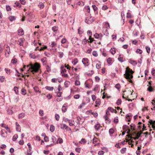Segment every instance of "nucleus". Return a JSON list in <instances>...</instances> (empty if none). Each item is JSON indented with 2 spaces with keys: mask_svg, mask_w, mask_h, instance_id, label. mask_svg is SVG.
<instances>
[{
  "mask_svg": "<svg viewBox=\"0 0 155 155\" xmlns=\"http://www.w3.org/2000/svg\"><path fill=\"white\" fill-rule=\"evenodd\" d=\"M29 65L30 68L28 71H29L30 70H31L30 71L33 73V74L34 73V72H38L40 67V64L37 63H36L34 65H33L31 63H30Z\"/></svg>",
  "mask_w": 155,
  "mask_h": 155,
  "instance_id": "obj_1",
  "label": "nucleus"
},
{
  "mask_svg": "<svg viewBox=\"0 0 155 155\" xmlns=\"http://www.w3.org/2000/svg\"><path fill=\"white\" fill-rule=\"evenodd\" d=\"M82 62L85 67H87L89 64V60L87 58H83L82 59Z\"/></svg>",
  "mask_w": 155,
  "mask_h": 155,
  "instance_id": "obj_2",
  "label": "nucleus"
},
{
  "mask_svg": "<svg viewBox=\"0 0 155 155\" xmlns=\"http://www.w3.org/2000/svg\"><path fill=\"white\" fill-rule=\"evenodd\" d=\"M93 18L92 17H89L86 18L85 22L87 24H91L93 21Z\"/></svg>",
  "mask_w": 155,
  "mask_h": 155,
  "instance_id": "obj_3",
  "label": "nucleus"
},
{
  "mask_svg": "<svg viewBox=\"0 0 155 155\" xmlns=\"http://www.w3.org/2000/svg\"><path fill=\"white\" fill-rule=\"evenodd\" d=\"M84 121V119L82 117H77V123L78 124H82Z\"/></svg>",
  "mask_w": 155,
  "mask_h": 155,
  "instance_id": "obj_4",
  "label": "nucleus"
},
{
  "mask_svg": "<svg viewBox=\"0 0 155 155\" xmlns=\"http://www.w3.org/2000/svg\"><path fill=\"white\" fill-rule=\"evenodd\" d=\"M134 72L132 70V69H129L128 67H127L125 70V73L126 74H133Z\"/></svg>",
  "mask_w": 155,
  "mask_h": 155,
  "instance_id": "obj_5",
  "label": "nucleus"
},
{
  "mask_svg": "<svg viewBox=\"0 0 155 155\" xmlns=\"http://www.w3.org/2000/svg\"><path fill=\"white\" fill-rule=\"evenodd\" d=\"M124 75L125 78L127 80L130 79H131L133 78V76L132 74H126V73L124 74Z\"/></svg>",
  "mask_w": 155,
  "mask_h": 155,
  "instance_id": "obj_6",
  "label": "nucleus"
},
{
  "mask_svg": "<svg viewBox=\"0 0 155 155\" xmlns=\"http://www.w3.org/2000/svg\"><path fill=\"white\" fill-rule=\"evenodd\" d=\"M68 21H69V23L70 24H73L74 23V17H71V16L68 17Z\"/></svg>",
  "mask_w": 155,
  "mask_h": 155,
  "instance_id": "obj_7",
  "label": "nucleus"
},
{
  "mask_svg": "<svg viewBox=\"0 0 155 155\" xmlns=\"http://www.w3.org/2000/svg\"><path fill=\"white\" fill-rule=\"evenodd\" d=\"M71 41L72 42V43L75 44L77 42V41H79V42H81V40L80 39H78V38L76 37L73 38H72Z\"/></svg>",
  "mask_w": 155,
  "mask_h": 155,
  "instance_id": "obj_8",
  "label": "nucleus"
},
{
  "mask_svg": "<svg viewBox=\"0 0 155 155\" xmlns=\"http://www.w3.org/2000/svg\"><path fill=\"white\" fill-rule=\"evenodd\" d=\"M143 133L142 132L137 133L136 135V137H134L133 139L135 140L138 139L139 137H141V135Z\"/></svg>",
  "mask_w": 155,
  "mask_h": 155,
  "instance_id": "obj_9",
  "label": "nucleus"
},
{
  "mask_svg": "<svg viewBox=\"0 0 155 155\" xmlns=\"http://www.w3.org/2000/svg\"><path fill=\"white\" fill-rule=\"evenodd\" d=\"M103 32L104 35L106 36H108L109 33L107 29L106 28H103Z\"/></svg>",
  "mask_w": 155,
  "mask_h": 155,
  "instance_id": "obj_10",
  "label": "nucleus"
},
{
  "mask_svg": "<svg viewBox=\"0 0 155 155\" xmlns=\"http://www.w3.org/2000/svg\"><path fill=\"white\" fill-rule=\"evenodd\" d=\"M15 124L16 126V131L18 132L21 131V128L20 126L19 125L18 123L17 122H16Z\"/></svg>",
  "mask_w": 155,
  "mask_h": 155,
  "instance_id": "obj_11",
  "label": "nucleus"
},
{
  "mask_svg": "<svg viewBox=\"0 0 155 155\" xmlns=\"http://www.w3.org/2000/svg\"><path fill=\"white\" fill-rule=\"evenodd\" d=\"M118 59V61L121 62H123L124 61V60L123 58V55H121V54L119 56Z\"/></svg>",
  "mask_w": 155,
  "mask_h": 155,
  "instance_id": "obj_12",
  "label": "nucleus"
},
{
  "mask_svg": "<svg viewBox=\"0 0 155 155\" xmlns=\"http://www.w3.org/2000/svg\"><path fill=\"white\" fill-rule=\"evenodd\" d=\"M67 105H66V104H64L63 105V106L62 107V111L64 112H65L66 111V110L67 109Z\"/></svg>",
  "mask_w": 155,
  "mask_h": 155,
  "instance_id": "obj_13",
  "label": "nucleus"
},
{
  "mask_svg": "<svg viewBox=\"0 0 155 155\" xmlns=\"http://www.w3.org/2000/svg\"><path fill=\"white\" fill-rule=\"evenodd\" d=\"M100 124H97L94 125V128L96 131H98L100 129Z\"/></svg>",
  "mask_w": 155,
  "mask_h": 155,
  "instance_id": "obj_14",
  "label": "nucleus"
},
{
  "mask_svg": "<svg viewBox=\"0 0 155 155\" xmlns=\"http://www.w3.org/2000/svg\"><path fill=\"white\" fill-rule=\"evenodd\" d=\"M18 35H24V31L22 29H19L18 31Z\"/></svg>",
  "mask_w": 155,
  "mask_h": 155,
  "instance_id": "obj_15",
  "label": "nucleus"
},
{
  "mask_svg": "<svg viewBox=\"0 0 155 155\" xmlns=\"http://www.w3.org/2000/svg\"><path fill=\"white\" fill-rule=\"evenodd\" d=\"M149 123L151 124L152 125L153 128L155 127V126L154 125V124H155V120L153 121L152 120L150 119Z\"/></svg>",
  "mask_w": 155,
  "mask_h": 155,
  "instance_id": "obj_16",
  "label": "nucleus"
},
{
  "mask_svg": "<svg viewBox=\"0 0 155 155\" xmlns=\"http://www.w3.org/2000/svg\"><path fill=\"white\" fill-rule=\"evenodd\" d=\"M68 126L64 124H61V128L63 129H66Z\"/></svg>",
  "mask_w": 155,
  "mask_h": 155,
  "instance_id": "obj_17",
  "label": "nucleus"
},
{
  "mask_svg": "<svg viewBox=\"0 0 155 155\" xmlns=\"http://www.w3.org/2000/svg\"><path fill=\"white\" fill-rule=\"evenodd\" d=\"M58 26H55L52 27V30L54 32L57 31L58 30Z\"/></svg>",
  "mask_w": 155,
  "mask_h": 155,
  "instance_id": "obj_18",
  "label": "nucleus"
},
{
  "mask_svg": "<svg viewBox=\"0 0 155 155\" xmlns=\"http://www.w3.org/2000/svg\"><path fill=\"white\" fill-rule=\"evenodd\" d=\"M51 139L53 143H58V142L57 141V139L54 136H52L51 137Z\"/></svg>",
  "mask_w": 155,
  "mask_h": 155,
  "instance_id": "obj_19",
  "label": "nucleus"
},
{
  "mask_svg": "<svg viewBox=\"0 0 155 155\" xmlns=\"http://www.w3.org/2000/svg\"><path fill=\"white\" fill-rule=\"evenodd\" d=\"M129 62L130 64L134 65H136L137 64V62L136 61L131 60H130Z\"/></svg>",
  "mask_w": 155,
  "mask_h": 155,
  "instance_id": "obj_20",
  "label": "nucleus"
},
{
  "mask_svg": "<svg viewBox=\"0 0 155 155\" xmlns=\"http://www.w3.org/2000/svg\"><path fill=\"white\" fill-rule=\"evenodd\" d=\"M78 60L76 58L73 60L72 61V63L74 65H76L78 62Z\"/></svg>",
  "mask_w": 155,
  "mask_h": 155,
  "instance_id": "obj_21",
  "label": "nucleus"
},
{
  "mask_svg": "<svg viewBox=\"0 0 155 155\" xmlns=\"http://www.w3.org/2000/svg\"><path fill=\"white\" fill-rule=\"evenodd\" d=\"M68 123L69 124V125L70 126H72L74 124V120H68Z\"/></svg>",
  "mask_w": 155,
  "mask_h": 155,
  "instance_id": "obj_22",
  "label": "nucleus"
},
{
  "mask_svg": "<svg viewBox=\"0 0 155 155\" xmlns=\"http://www.w3.org/2000/svg\"><path fill=\"white\" fill-rule=\"evenodd\" d=\"M25 116V114L24 113H22L18 115V118L19 119H21L23 117Z\"/></svg>",
  "mask_w": 155,
  "mask_h": 155,
  "instance_id": "obj_23",
  "label": "nucleus"
},
{
  "mask_svg": "<svg viewBox=\"0 0 155 155\" xmlns=\"http://www.w3.org/2000/svg\"><path fill=\"white\" fill-rule=\"evenodd\" d=\"M9 19L10 21H12L15 19V16H11L9 17Z\"/></svg>",
  "mask_w": 155,
  "mask_h": 155,
  "instance_id": "obj_24",
  "label": "nucleus"
},
{
  "mask_svg": "<svg viewBox=\"0 0 155 155\" xmlns=\"http://www.w3.org/2000/svg\"><path fill=\"white\" fill-rule=\"evenodd\" d=\"M105 27H104L103 28H106L107 29L110 28V25L108 22H105Z\"/></svg>",
  "mask_w": 155,
  "mask_h": 155,
  "instance_id": "obj_25",
  "label": "nucleus"
},
{
  "mask_svg": "<svg viewBox=\"0 0 155 155\" xmlns=\"http://www.w3.org/2000/svg\"><path fill=\"white\" fill-rule=\"evenodd\" d=\"M101 103V100L99 99H97L95 101V104L97 105H100Z\"/></svg>",
  "mask_w": 155,
  "mask_h": 155,
  "instance_id": "obj_26",
  "label": "nucleus"
},
{
  "mask_svg": "<svg viewBox=\"0 0 155 155\" xmlns=\"http://www.w3.org/2000/svg\"><path fill=\"white\" fill-rule=\"evenodd\" d=\"M130 126L132 130L133 131H135V130L136 125L135 124H132L130 125Z\"/></svg>",
  "mask_w": 155,
  "mask_h": 155,
  "instance_id": "obj_27",
  "label": "nucleus"
},
{
  "mask_svg": "<svg viewBox=\"0 0 155 155\" xmlns=\"http://www.w3.org/2000/svg\"><path fill=\"white\" fill-rule=\"evenodd\" d=\"M45 88L46 90H47L50 91H52L54 89V88L53 87H51L50 86H46L45 87Z\"/></svg>",
  "mask_w": 155,
  "mask_h": 155,
  "instance_id": "obj_28",
  "label": "nucleus"
},
{
  "mask_svg": "<svg viewBox=\"0 0 155 155\" xmlns=\"http://www.w3.org/2000/svg\"><path fill=\"white\" fill-rule=\"evenodd\" d=\"M78 5L81 6H83L84 5V4L83 2L81 1H80L77 2Z\"/></svg>",
  "mask_w": 155,
  "mask_h": 155,
  "instance_id": "obj_29",
  "label": "nucleus"
},
{
  "mask_svg": "<svg viewBox=\"0 0 155 155\" xmlns=\"http://www.w3.org/2000/svg\"><path fill=\"white\" fill-rule=\"evenodd\" d=\"M8 114L9 115H11L13 113L12 110L10 109H8L7 110Z\"/></svg>",
  "mask_w": 155,
  "mask_h": 155,
  "instance_id": "obj_30",
  "label": "nucleus"
},
{
  "mask_svg": "<svg viewBox=\"0 0 155 155\" xmlns=\"http://www.w3.org/2000/svg\"><path fill=\"white\" fill-rule=\"evenodd\" d=\"M78 33L79 35H81L83 32V29H81V27H79L78 29Z\"/></svg>",
  "mask_w": 155,
  "mask_h": 155,
  "instance_id": "obj_31",
  "label": "nucleus"
},
{
  "mask_svg": "<svg viewBox=\"0 0 155 155\" xmlns=\"http://www.w3.org/2000/svg\"><path fill=\"white\" fill-rule=\"evenodd\" d=\"M34 91L36 92H38L39 93L41 92V91H39V88L38 87L36 86H35L34 87Z\"/></svg>",
  "mask_w": 155,
  "mask_h": 155,
  "instance_id": "obj_32",
  "label": "nucleus"
},
{
  "mask_svg": "<svg viewBox=\"0 0 155 155\" xmlns=\"http://www.w3.org/2000/svg\"><path fill=\"white\" fill-rule=\"evenodd\" d=\"M38 7L41 8H43L44 7V4L41 2L39 3L38 5Z\"/></svg>",
  "mask_w": 155,
  "mask_h": 155,
  "instance_id": "obj_33",
  "label": "nucleus"
},
{
  "mask_svg": "<svg viewBox=\"0 0 155 155\" xmlns=\"http://www.w3.org/2000/svg\"><path fill=\"white\" fill-rule=\"evenodd\" d=\"M54 130H55L54 127L53 125H51L50 127V130L51 132H53V131H54Z\"/></svg>",
  "mask_w": 155,
  "mask_h": 155,
  "instance_id": "obj_34",
  "label": "nucleus"
},
{
  "mask_svg": "<svg viewBox=\"0 0 155 155\" xmlns=\"http://www.w3.org/2000/svg\"><path fill=\"white\" fill-rule=\"evenodd\" d=\"M18 137V135L17 134H15L13 137L12 140L13 141H15L17 139Z\"/></svg>",
  "mask_w": 155,
  "mask_h": 155,
  "instance_id": "obj_35",
  "label": "nucleus"
},
{
  "mask_svg": "<svg viewBox=\"0 0 155 155\" xmlns=\"http://www.w3.org/2000/svg\"><path fill=\"white\" fill-rule=\"evenodd\" d=\"M5 71L6 73L8 74H10L11 72H10V70L8 68H5Z\"/></svg>",
  "mask_w": 155,
  "mask_h": 155,
  "instance_id": "obj_36",
  "label": "nucleus"
},
{
  "mask_svg": "<svg viewBox=\"0 0 155 155\" xmlns=\"http://www.w3.org/2000/svg\"><path fill=\"white\" fill-rule=\"evenodd\" d=\"M126 150V147H124L122 148V149L120 150V152L121 153L124 154L125 153Z\"/></svg>",
  "mask_w": 155,
  "mask_h": 155,
  "instance_id": "obj_37",
  "label": "nucleus"
},
{
  "mask_svg": "<svg viewBox=\"0 0 155 155\" xmlns=\"http://www.w3.org/2000/svg\"><path fill=\"white\" fill-rule=\"evenodd\" d=\"M88 41V40H87L86 38H85L82 41V43L84 45L86 44Z\"/></svg>",
  "mask_w": 155,
  "mask_h": 155,
  "instance_id": "obj_38",
  "label": "nucleus"
},
{
  "mask_svg": "<svg viewBox=\"0 0 155 155\" xmlns=\"http://www.w3.org/2000/svg\"><path fill=\"white\" fill-rule=\"evenodd\" d=\"M132 117V115L131 113H129L127 114L126 116V118L127 119V117H129L130 118V119H131Z\"/></svg>",
  "mask_w": 155,
  "mask_h": 155,
  "instance_id": "obj_39",
  "label": "nucleus"
},
{
  "mask_svg": "<svg viewBox=\"0 0 155 155\" xmlns=\"http://www.w3.org/2000/svg\"><path fill=\"white\" fill-rule=\"evenodd\" d=\"M104 118L106 120H107L108 121L109 123H110V120L108 118L107 116L104 115Z\"/></svg>",
  "mask_w": 155,
  "mask_h": 155,
  "instance_id": "obj_40",
  "label": "nucleus"
},
{
  "mask_svg": "<svg viewBox=\"0 0 155 155\" xmlns=\"http://www.w3.org/2000/svg\"><path fill=\"white\" fill-rule=\"evenodd\" d=\"M55 117L56 120L58 121L59 120L60 116L59 114H55Z\"/></svg>",
  "mask_w": 155,
  "mask_h": 155,
  "instance_id": "obj_41",
  "label": "nucleus"
},
{
  "mask_svg": "<svg viewBox=\"0 0 155 155\" xmlns=\"http://www.w3.org/2000/svg\"><path fill=\"white\" fill-rule=\"evenodd\" d=\"M79 142L81 143L85 144L86 142V141L84 139L82 138L81 139V141H80Z\"/></svg>",
  "mask_w": 155,
  "mask_h": 155,
  "instance_id": "obj_42",
  "label": "nucleus"
},
{
  "mask_svg": "<svg viewBox=\"0 0 155 155\" xmlns=\"http://www.w3.org/2000/svg\"><path fill=\"white\" fill-rule=\"evenodd\" d=\"M121 100L120 99H118L116 102L117 105H120L121 104Z\"/></svg>",
  "mask_w": 155,
  "mask_h": 155,
  "instance_id": "obj_43",
  "label": "nucleus"
},
{
  "mask_svg": "<svg viewBox=\"0 0 155 155\" xmlns=\"http://www.w3.org/2000/svg\"><path fill=\"white\" fill-rule=\"evenodd\" d=\"M64 67L61 66V69L62 70L61 71V73H64V72H66V70L65 68H64Z\"/></svg>",
  "mask_w": 155,
  "mask_h": 155,
  "instance_id": "obj_44",
  "label": "nucleus"
},
{
  "mask_svg": "<svg viewBox=\"0 0 155 155\" xmlns=\"http://www.w3.org/2000/svg\"><path fill=\"white\" fill-rule=\"evenodd\" d=\"M11 62L12 64H15L17 62V59L15 58L12 60Z\"/></svg>",
  "mask_w": 155,
  "mask_h": 155,
  "instance_id": "obj_45",
  "label": "nucleus"
},
{
  "mask_svg": "<svg viewBox=\"0 0 155 155\" xmlns=\"http://www.w3.org/2000/svg\"><path fill=\"white\" fill-rule=\"evenodd\" d=\"M148 91L149 92H152L153 91V89L152 87L149 86L147 89Z\"/></svg>",
  "mask_w": 155,
  "mask_h": 155,
  "instance_id": "obj_46",
  "label": "nucleus"
},
{
  "mask_svg": "<svg viewBox=\"0 0 155 155\" xmlns=\"http://www.w3.org/2000/svg\"><path fill=\"white\" fill-rule=\"evenodd\" d=\"M14 90L15 93L16 94H18V88L16 87H15L14 88Z\"/></svg>",
  "mask_w": 155,
  "mask_h": 155,
  "instance_id": "obj_47",
  "label": "nucleus"
},
{
  "mask_svg": "<svg viewBox=\"0 0 155 155\" xmlns=\"http://www.w3.org/2000/svg\"><path fill=\"white\" fill-rule=\"evenodd\" d=\"M136 52V53H139L140 54H141L142 53V50L140 49H137Z\"/></svg>",
  "mask_w": 155,
  "mask_h": 155,
  "instance_id": "obj_48",
  "label": "nucleus"
},
{
  "mask_svg": "<svg viewBox=\"0 0 155 155\" xmlns=\"http://www.w3.org/2000/svg\"><path fill=\"white\" fill-rule=\"evenodd\" d=\"M111 61L112 60L110 58H107V62L108 64H111Z\"/></svg>",
  "mask_w": 155,
  "mask_h": 155,
  "instance_id": "obj_49",
  "label": "nucleus"
},
{
  "mask_svg": "<svg viewBox=\"0 0 155 155\" xmlns=\"http://www.w3.org/2000/svg\"><path fill=\"white\" fill-rule=\"evenodd\" d=\"M5 97V94L4 92L2 91L0 92V97L1 98H3Z\"/></svg>",
  "mask_w": 155,
  "mask_h": 155,
  "instance_id": "obj_50",
  "label": "nucleus"
},
{
  "mask_svg": "<svg viewBox=\"0 0 155 155\" xmlns=\"http://www.w3.org/2000/svg\"><path fill=\"white\" fill-rule=\"evenodd\" d=\"M101 149L102 150H104V151L105 152H107L108 151V149L106 147H101Z\"/></svg>",
  "mask_w": 155,
  "mask_h": 155,
  "instance_id": "obj_51",
  "label": "nucleus"
},
{
  "mask_svg": "<svg viewBox=\"0 0 155 155\" xmlns=\"http://www.w3.org/2000/svg\"><path fill=\"white\" fill-rule=\"evenodd\" d=\"M114 122L116 124H117L118 122V117H115L114 120Z\"/></svg>",
  "mask_w": 155,
  "mask_h": 155,
  "instance_id": "obj_52",
  "label": "nucleus"
},
{
  "mask_svg": "<svg viewBox=\"0 0 155 155\" xmlns=\"http://www.w3.org/2000/svg\"><path fill=\"white\" fill-rule=\"evenodd\" d=\"M104 151L103 150H100L98 152V154L99 155H103L104 154Z\"/></svg>",
  "mask_w": 155,
  "mask_h": 155,
  "instance_id": "obj_53",
  "label": "nucleus"
},
{
  "mask_svg": "<svg viewBox=\"0 0 155 155\" xmlns=\"http://www.w3.org/2000/svg\"><path fill=\"white\" fill-rule=\"evenodd\" d=\"M5 50L6 52L9 54L10 52V48L9 47H7Z\"/></svg>",
  "mask_w": 155,
  "mask_h": 155,
  "instance_id": "obj_54",
  "label": "nucleus"
},
{
  "mask_svg": "<svg viewBox=\"0 0 155 155\" xmlns=\"http://www.w3.org/2000/svg\"><path fill=\"white\" fill-rule=\"evenodd\" d=\"M92 54L94 57H97L98 55L97 51H93Z\"/></svg>",
  "mask_w": 155,
  "mask_h": 155,
  "instance_id": "obj_55",
  "label": "nucleus"
},
{
  "mask_svg": "<svg viewBox=\"0 0 155 155\" xmlns=\"http://www.w3.org/2000/svg\"><path fill=\"white\" fill-rule=\"evenodd\" d=\"M94 37L96 39H99V35L97 33H96L94 35Z\"/></svg>",
  "mask_w": 155,
  "mask_h": 155,
  "instance_id": "obj_56",
  "label": "nucleus"
},
{
  "mask_svg": "<svg viewBox=\"0 0 155 155\" xmlns=\"http://www.w3.org/2000/svg\"><path fill=\"white\" fill-rule=\"evenodd\" d=\"M21 94L24 95H25L26 94V90L23 89H22L21 91Z\"/></svg>",
  "mask_w": 155,
  "mask_h": 155,
  "instance_id": "obj_57",
  "label": "nucleus"
},
{
  "mask_svg": "<svg viewBox=\"0 0 155 155\" xmlns=\"http://www.w3.org/2000/svg\"><path fill=\"white\" fill-rule=\"evenodd\" d=\"M114 132V130L113 128L110 129L109 130V133L110 134H112Z\"/></svg>",
  "mask_w": 155,
  "mask_h": 155,
  "instance_id": "obj_58",
  "label": "nucleus"
},
{
  "mask_svg": "<svg viewBox=\"0 0 155 155\" xmlns=\"http://www.w3.org/2000/svg\"><path fill=\"white\" fill-rule=\"evenodd\" d=\"M134 107V104L133 103H131L128 105V107L130 109L132 108V107Z\"/></svg>",
  "mask_w": 155,
  "mask_h": 155,
  "instance_id": "obj_59",
  "label": "nucleus"
},
{
  "mask_svg": "<svg viewBox=\"0 0 155 155\" xmlns=\"http://www.w3.org/2000/svg\"><path fill=\"white\" fill-rule=\"evenodd\" d=\"M75 151L78 153H80L81 152V149L80 148L77 147L75 149Z\"/></svg>",
  "mask_w": 155,
  "mask_h": 155,
  "instance_id": "obj_60",
  "label": "nucleus"
},
{
  "mask_svg": "<svg viewBox=\"0 0 155 155\" xmlns=\"http://www.w3.org/2000/svg\"><path fill=\"white\" fill-rule=\"evenodd\" d=\"M85 104V103L83 102L81 104L79 105L78 107V108L81 109L82 108V107L84 106Z\"/></svg>",
  "mask_w": 155,
  "mask_h": 155,
  "instance_id": "obj_61",
  "label": "nucleus"
},
{
  "mask_svg": "<svg viewBox=\"0 0 155 155\" xmlns=\"http://www.w3.org/2000/svg\"><path fill=\"white\" fill-rule=\"evenodd\" d=\"M92 51V48H90L88 49L86 51V53L88 54H90Z\"/></svg>",
  "mask_w": 155,
  "mask_h": 155,
  "instance_id": "obj_62",
  "label": "nucleus"
},
{
  "mask_svg": "<svg viewBox=\"0 0 155 155\" xmlns=\"http://www.w3.org/2000/svg\"><path fill=\"white\" fill-rule=\"evenodd\" d=\"M39 114H40V115L41 116H43V114H44L43 111V110H39Z\"/></svg>",
  "mask_w": 155,
  "mask_h": 155,
  "instance_id": "obj_63",
  "label": "nucleus"
},
{
  "mask_svg": "<svg viewBox=\"0 0 155 155\" xmlns=\"http://www.w3.org/2000/svg\"><path fill=\"white\" fill-rule=\"evenodd\" d=\"M120 84H117L115 85V87L118 90L120 89Z\"/></svg>",
  "mask_w": 155,
  "mask_h": 155,
  "instance_id": "obj_64",
  "label": "nucleus"
}]
</instances>
